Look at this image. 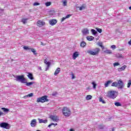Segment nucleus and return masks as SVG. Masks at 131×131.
<instances>
[{
    "instance_id": "b1692460",
    "label": "nucleus",
    "mask_w": 131,
    "mask_h": 131,
    "mask_svg": "<svg viewBox=\"0 0 131 131\" xmlns=\"http://www.w3.org/2000/svg\"><path fill=\"white\" fill-rule=\"evenodd\" d=\"M30 50H31V52L33 53L34 55H37V53H36V51H35V49H34L33 48H31Z\"/></svg>"
},
{
    "instance_id": "37998d69",
    "label": "nucleus",
    "mask_w": 131,
    "mask_h": 131,
    "mask_svg": "<svg viewBox=\"0 0 131 131\" xmlns=\"http://www.w3.org/2000/svg\"><path fill=\"white\" fill-rule=\"evenodd\" d=\"M3 115H5V113H3V112L0 111V117Z\"/></svg>"
},
{
    "instance_id": "5701e85b",
    "label": "nucleus",
    "mask_w": 131,
    "mask_h": 131,
    "mask_svg": "<svg viewBox=\"0 0 131 131\" xmlns=\"http://www.w3.org/2000/svg\"><path fill=\"white\" fill-rule=\"evenodd\" d=\"M2 110H3L4 111V112H6L7 113H8V112H9V111H10V110L8 109L6 107H2Z\"/></svg>"
},
{
    "instance_id": "a211bd4d",
    "label": "nucleus",
    "mask_w": 131,
    "mask_h": 131,
    "mask_svg": "<svg viewBox=\"0 0 131 131\" xmlns=\"http://www.w3.org/2000/svg\"><path fill=\"white\" fill-rule=\"evenodd\" d=\"M28 77L31 79V80H33L34 78H33V75H32V73H28Z\"/></svg>"
},
{
    "instance_id": "0eeeda50",
    "label": "nucleus",
    "mask_w": 131,
    "mask_h": 131,
    "mask_svg": "<svg viewBox=\"0 0 131 131\" xmlns=\"http://www.w3.org/2000/svg\"><path fill=\"white\" fill-rule=\"evenodd\" d=\"M16 79L17 81L20 80L22 83H26V79L24 77V75L16 76Z\"/></svg>"
},
{
    "instance_id": "864d4df0",
    "label": "nucleus",
    "mask_w": 131,
    "mask_h": 131,
    "mask_svg": "<svg viewBox=\"0 0 131 131\" xmlns=\"http://www.w3.org/2000/svg\"><path fill=\"white\" fill-rule=\"evenodd\" d=\"M54 125H55V126L58 125V124H57V123H55V124H54Z\"/></svg>"
},
{
    "instance_id": "4be33fe9",
    "label": "nucleus",
    "mask_w": 131,
    "mask_h": 131,
    "mask_svg": "<svg viewBox=\"0 0 131 131\" xmlns=\"http://www.w3.org/2000/svg\"><path fill=\"white\" fill-rule=\"evenodd\" d=\"M98 46L101 47L102 50H104V49H105V47H104V46H103V43L102 42H98Z\"/></svg>"
},
{
    "instance_id": "9b49d317",
    "label": "nucleus",
    "mask_w": 131,
    "mask_h": 131,
    "mask_svg": "<svg viewBox=\"0 0 131 131\" xmlns=\"http://www.w3.org/2000/svg\"><path fill=\"white\" fill-rule=\"evenodd\" d=\"M36 120L33 119L31 122V126L32 127H35L36 126Z\"/></svg>"
},
{
    "instance_id": "49530a36",
    "label": "nucleus",
    "mask_w": 131,
    "mask_h": 131,
    "mask_svg": "<svg viewBox=\"0 0 131 131\" xmlns=\"http://www.w3.org/2000/svg\"><path fill=\"white\" fill-rule=\"evenodd\" d=\"M66 17H62L61 18V22H63V21H64L65 19H66Z\"/></svg>"
},
{
    "instance_id": "58836bf2",
    "label": "nucleus",
    "mask_w": 131,
    "mask_h": 131,
    "mask_svg": "<svg viewBox=\"0 0 131 131\" xmlns=\"http://www.w3.org/2000/svg\"><path fill=\"white\" fill-rule=\"evenodd\" d=\"M130 85H131V80L128 81V83L127 84V88H130Z\"/></svg>"
},
{
    "instance_id": "423d86ee",
    "label": "nucleus",
    "mask_w": 131,
    "mask_h": 131,
    "mask_svg": "<svg viewBox=\"0 0 131 131\" xmlns=\"http://www.w3.org/2000/svg\"><path fill=\"white\" fill-rule=\"evenodd\" d=\"M0 127L6 129H10L11 128V125L10 124L6 122H3L0 123Z\"/></svg>"
},
{
    "instance_id": "e433bc0d",
    "label": "nucleus",
    "mask_w": 131,
    "mask_h": 131,
    "mask_svg": "<svg viewBox=\"0 0 131 131\" xmlns=\"http://www.w3.org/2000/svg\"><path fill=\"white\" fill-rule=\"evenodd\" d=\"M92 84L93 85V89H96V86H97V84H96V83H95V82H93L92 83Z\"/></svg>"
},
{
    "instance_id": "4c0bfd02",
    "label": "nucleus",
    "mask_w": 131,
    "mask_h": 131,
    "mask_svg": "<svg viewBox=\"0 0 131 131\" xmlns=\"http://www.w3.org/2000/svg\"><path fill=\"white\" fill-rule=\"evenodd\" d=\"M46 7H49V6H51V2H47L45 4Z\"/></svg>"
},
{
    "instance_id": "4468645a",
    "label": "nucleus",
    "mask_w": 131,
    "mask_h": 131,
    "mask_svg": "<svg viewBox=\"0 0 131 131\" xmlns=\"http://www.w3.org/2000/svg\"><path fill=\"white\" fill-rule=\"evenodd\" d=\"M39 121V123H47L48 122V120H43L42 119H38Z\"/></svg>"
},
{
    "instance_id": "c03bdc74",
    "label": "nucleus",
    "mask_w": 131,
    "mask_h": 131,
    "mask_svg": "<svg viewBox=\"0 0 131 131\" xmlns=\"http://www.w3.org/2000/svg\"><path fill=\"white\" fill-rule=\"evenodd\" d=\"M70 17H71V14H68L66 16V18L67 19H68V18H69Z\"/></svg>"
},
{
    "instance_id": "3c124183",
    "label": "nucleus",
    "mask_w": 131,
    "mask_h": 131,
    "mask_svg": "<svg viewBox=\"0 0 131 131\" xmlns=\"http://www.w3.org/2000/svg\"><path fill=\"white\" fill-rule=\"evenodd\" d=\"M41 46H44L43 43L42 42H41Z\"/></svg>"
},
{
    "instance_id": "ddd939ff",
    "label": "nucleus",
    "mask_w": 131,
    "mask_h": 131,
    "mask_svg": "<svg viewBox=\"0 0 131 131\" xmlns=\"http://www.w3.org/2000/svg\"><path fill=\"white\" fill-rule=\"evenodd\" d=\"M78 56H79V54L78 53V52H75L73 55V59L74 60H75V59H76L77 57H78Z\"/></svg>"
},
{
    "instance_id": "bb28decb",
    "label": "nucleus",
    "mask_w": 131,
    "mask_h": 131,
    "mask_svg": "<svg viewBox=\"0 0 131 131\" xmlns=\"http://www.w3.org/2000/svg\"><path fill=\"white\" fill-rule=\"evenodd\" d=\"M26 83L27 86H30V85H32V84H33L34 82H26Z\"/></svg>"
},
{
    "instance_id": "6ab92c4d",
    "label": "nucleus",
    "mask_w": 131,
    "mask_h": 131,
    "mask_svg": "<svg viewBox=\"0 0 131 131\" xmlns=\"http://www.w3.org/2000/svg\"><path fill=\"white\" fill-rule=\"evenodd\" d=\"M44 63L46 64L47 66V68H49L50 66H51V62H48V60L47 59L45 60Z\"/></svg>"
},
{
    "instance_id": "39448f33",
    "label": "nucleus",
    "mask_w": 131,
    "mask_h": 131,
    "mask_svg": "<svg viewBox=\"0 0 131 131\" xmlns=\"http://www.w3.org/2000/svg\"><path fill=\"white\" fill-rule=\"evenodd\" d=\"M37 103H45V102H49L48 96H44L37 99Z\"/></svg>"
},
{
    "instance_id": "cd10ccee",
    "label": "nucleus",
    "mask_w": 131,
    "mask_h": 131,
    "mask_svg": "<svg viewBox=\"0 0 131 131\" xmlns=\"http://www.w3.org/2000/svg\"><path fill=\"white\" fill-rule=\"evenodd\" d=\"M27 20H28V18H23L21 22H23L24 24H26V23H27Z\"/></svg>"
},
{
    "instance_id": "09e8293b",
    "label": "nucleus",
    "mask_w": 131,
    "mask_h": 131,
    "mask_svg": "<svg viewBox=\"0 0 131 131\" xmlns=\"http://www.w3.org/2000/svg\"><path fill=\"white\" fill-rule=\"evenodd\" d=\"M51 126H52V124H49V125H48V127H51Z\"/></svg>"
},
{
    "instance_id": "1a4fd4ad",
    "label": "nucleus",
    "mask_w": 131,
    "mask_h": 131,
    "mask_svg": "<svg viewBox=\"0 0 131 131\" xmlns=\"http://www.w3.org/2000/svg\"><path fill=\"white\" fill-rule=\"evenodd\" d=\"M50 118L53 120V121H55L56 122L59 121V118L57 116L51 115Z\"/></svg>"
},
{
    "instance_id": "8fccbe9b",
    "label": "nucleus",
    "mask_w": 131,
    "mask_h": 131,
    "mask_svg": "<svg viewBox=\"0 0 131 131\" xmlns=\"http://www.w3.org/2000/svg\"><path fill=\"white\" fill-rule=\"evenodd\" d=\"M51 124V125H55V123H52Z\"/></svg>"
},
{
    "instance_id": "6e6d98bb",
    "label": "nucleus",
    "mask_w": 131,
    "mask_h": 131,
    "mask_svg": "<svg viewBox=\"0 0 131 131\" xmlns=\"http://www.w3.org/2000/svg\"><path fill=\"white\" fill-rule=\"evenodd\" d=\"M129 10H131V7H129Z\"/></svg>"
},
{
    "instance_id": "473e14b6",
    "label": "nucleus",
    "mask_w": 131,
    "mask_h": 131,
    "mask_svg": "<svg viewBox=\"0 0 131 131\" xmlns=\"http://www.w3.org/2000/svg\"><path fill=\"white\" fill-rule=\"evenodd\" d=\"M96 29L97 30V31H98V32H99V33H102V29L96 28Z\"/></svg>"
},
{
    "instance_id": "4d7b16f0",
    "label": "nucleus",
    "mask_w": 131,
    "mask_h": 131,
    "mask_svg": "<svg viewBox=\"0 0 131 131\" xmlns=\"http://www.w3.org/2000/svg\"><path fill=\"white\" fill-rule=\"evenodd\" d=\"M39 69L40 70H41V67H40Z\"/></svg>"
},
{
    "instance_id": "f704fd0d",
    "label": "nucleus",
    "mask_w": 131,
    "mask_h": 131,
    "mask_svg": "<svg viewBox=\"0 0 131 131\" xmlns=\"http://www.w3.org/2000/svg\"><path fill=\"white\" fill-rule=\"evenodd\" d=\"M115 106H117V107H119V106H121V104H120V102H115Z\"/></svg>"
},
{
    "instance_id": "c85d7f7f",
    "label": "nucleus",
    "mask_w": 131,
    "mask_h": 131,
    "mask_svg": "<svg viewBox=\"0 0 131 131\" xmlns=\"http://www.w3.org/2000/svg\"><path fill=\"white\" fill-rule=\"evenodd\" d=\"M93 96L92 95H87L86 96V100H92Z\"/></svg>"
},
{
    "instance_id": "2f4dec72",
    "label": "nucleus",
    "mask_w": 131,
    "mask_h": 131,
    "mask_svg": "<svg viewBox=\"0 0 131 131\" xmlns=\"http://www.w3.org/2000/svg\"><path fill=\"white\" fill-rule=\"evenodd\" d=\"M99 102H101L102 104H105V101L103 100V98L102 97L99 98Z\"/></svg>"
},
{
    "instance_id": "de8ad7c7",
    "label": "nucleus",
    "mask_w": 131,
    "mask_h": 131,
    "mask_svg": "<svg viewBox=\"0 0 131 131\" xmlns=\"http://www.w3.org/2000/svg\"><path fill=\"white\" fill-rule=\"evenodd\" d=\"M128 45H131V40L128 41Z\"/></svg>"
},
{
    "instance_id": "c9c22d12",
    "label": "nucleus",
    "mask_w": 131,
    "mask_h": 131,
    "mask_svg": "<svg viewBox=\"0 0 131 131\" xmlns=\"http://www.w3.org/2000/svg\"><path fill=\"white\" fill-rule=\"evenodd\" d=\"M33 96V94L30 93V94L27 95L26 96L27 98H30V97H32Z\"/></svg>"
},
{
    "instance_id": "7c9ffc66",
    "label": "nucleus",
    "mask_w": 131,
    "mask_h": 131,
    "mask_svg": "<svg viewBox=\"0 0 131 131\" xmlns=\"http://www.w3.org/2000/svg\"><path fill=\"white\" fill-rule=\"evenodd\" d=\"M23 49H24V50H26V51L28 50V51H30L31 49L30 48L27 47V46H24L23 47Z\"/></svg>"
},
{
    "instance_id": "2eb2a0df",
    "label": "nucleus",
    "mask_w": 131,
    "mask_h": 131,
    "mask_svg": "<svg viewBox=\"0 0 131 131\" xmlns=\"http://www.w3.org/2000/svg\"><path fill=\"white\" fill-rule=\"evenodd\" d=\"M126 65H124L123 66H122L121 68H119L118 69V71L120 72V71H124V70H125V69L126 68Z\"/></svg>"
},
{
    "instance_id": "412c9836",
    "label": "nucleus",
    "mask_w": 131,
    "mask_h": 131,
    "mask_svg": "<svg viewBox=\"0 0 131 131\" xmlns=\"http://www.w3.org/2000/svg\"><path fill=\"white\" fill-rule=\"evenodd\" d=\"M104 53H105L106 54H112V51H111V50H108V49H107V50H106L105 51H104Z\"/></svg>"
},
{
    "instance_id": "aec40b11",
    "label": "nucleus",
    "mask_w": 131,
    "mask_h": 131,
    "mask_svg": "<svg viewBox=\"0 0 131 131\" xmlns=\"http://www.w3.org/2000/svg\"><path fill=\"white\" fill-rule=\"evenodd\" d=\"M86 46V43L84 41H82L80 43V47L81 48H84Z\"/></svg>"
},
{
    "instance_id": "f03ea898",
    "label": "nucleus",
    "mask_w": 131,
    "mask_h": 131,
    "mask_svg": "<svg viewBox=\"0 0 131 131\" xmlns=\"http://www.w3.org/2000/svg\"><path fill=\"white\" fill-rule=\"evenodd\" d=\"M62 114L64 116L69 117L71 115V111L67 107H63L62 108Z\"/></svg>"
},
{
    "instance_id": "5fc2aeb1",
    "label": "nucleus",
    "mask_w": 131,
    "mask_h": 131,
    "mask_svg": "<svg viewBox=\"0 0 131 131\" xmlns=\"http://www.w3.org/2000/svg\"><path fill=\"white\" fill-rule=\"evenodd\" d=\"M115 129V128H113V129H112V130L113 131H114V130Z\"/></svg>"
},
{
    "instance_id": "f3484780",
    "label": "nucleus",
    "mask_w": 131,
    "mask_h": 131,
    "mask_svg": "<svg viewBox=\"0 0 131 131\" xmlns=\"http://www.w3.org/2000/svg\"><path fill=\"white\" fill-rule=\"evenodd\" d=\"M112 83V81L111 80H108L107 82H106L104 83V85H105V88H108V86H109V84H110V83Z\"/></svg>"
},
{
    "instance_id": "f8f14e48",
    "label": "nucleus",
    "mask_w": 131,
    "mask_h": 131,
    "mask_svg": "<svg viewBox=\"0 0 131 131\" xmlns=\"http://www.w3.org/2000/svg\"><path fill=\"white\" fill-rule=\"evenodd\" d=\"M82 33L83 34L85 35V34H89V33H90V31H89V29L85 28L82 30Z\"/></svg>"
},
{
    "instance_id": "72a5a7b5",
    "label": "nucleus",
    "mask_w": 131,
    "mask_h": 131,
    "mask_svg": "<svg viewBox=\"0 0 131 131\" xmlns=\"http://www.w3.org/2000/svg\"><path fill=\"white\" fill-rule=\"evenodd\" d=\"M91 32L94 35H95V34H97V31H96V30H95L94 29H92Z\"/></svg>"
},
{
    "instance_id": "dca6fc26",
    "label": "nucleus",
    "mask_w": 131,
    "mask_h": 131,
    "mask_svg": "<svg viewBox=\"0 0 131 131\" xmlns=\"http://www.w3.org/2000/svg\"><path fill=\"white\" fill-rule=\"evenodd\" d=\"M60 71H61V69L60 68H57L54 72V75H58L60 73Z\"/></svg>"
},
{
    "instance_id": "a19ab883",
    "label": "nucleus",
    "mask_w": 131,
    "mask_h": 131,
    "mask_svg": "<svg viewBox=\"0 0 131 131\" xmlns=\"http://www.w3.org/2000/svg\"><path fill=\"white\" fill-rule=\"evenodd\" d=\"M40 4L37 2H35L33 4V6H39Z\"/></svg>"
},
{
    "instance_id": "7ed1b4c3",
    "label": "nucleus",
    "mask_w": 131,
    "mask_h": 131,
    "mask_svg": "<svg viewBox=\"0 0 131 131\" xmlns=\"http://www.w3.org/2000/svg\"><path fill=\"white\" fill-rule=\"evenodd\" d=\"M117 94V92L115 91H110L107 92V96L111 99H116L117 95H116Z\"/></svg>"
},
{
    "instance_id": "393cba45",
    "label": "nucleus",
    "mask_w": 131,
    "mask_h": 131,
    "mask_svg": "<svg viewBox=\"0 0 131 131\" xmlns=\"http://www.w3.org/2000/svg\"><path fill=\"white\" fill-rule=\"evenodd\" d=\"M80 11H82V10H84L85 9V5H83L81 7H79Z\"/></svg>"
},
{
    "instance_id": "20e7f679",
    "label": "nucleus",
    "mask_w": 131,
    "mask_h": 131,
    "mask_svg": "<svg viewBox=\"0 0 131 131\" xmlns=\"http://www.w3.org/2000/svg\"><path fill=\"white\" fill-rule=\"evenodd\" d=\"M100 51L101 49L99 48H95L93 51L89 50L88 53L90 54V55H92V56H97V55H99Z\"/></svg>"
},
{
    "instance_id": "6e6552de",
    "label": "nucleus",
    "mask_w": 131,
    "mask_h": 131,
    "mask_svg": "<svg viewBox=\"0 0 131 131\" xmlns=\"http://www.w3.org/2000/svg\"><path fill=\"white\" fill-rule=\"evenodd\" d=\"M36 24L37 26H38V27H42V26L46 25V23L41 20H38Z\"/></svg>"
},
{
    "instance_id": "ea45409f",
    "label": "nucleus",
    "mask_w": 131,
    "mask_h": 131,
    "mask_svg": "<svg viewBox=\"0 0 131 131\" xmlns=\"http://www.w3.org/2000/svg\"><path fill=\"white\" fill-rule=\"evenodd\" d=\"M119 65V63L118 62H115L114 63V67H115L116 66H118Z\"/></svg>"
},
{
    "instance_id": "9d476101",
    "label": "nucleus",
    "mask_w": 131,
    "mask_h": 131,
    "mask_svg": "<svg viewBox=\"0 0 131 131\" xmlns=\"http://www.w3.org/2000/svg\"><path fill=\"white\" fill-rule=\"evenodd\" d=\"M57 19H52L49 20V24L51 25V26H54V25H56L57 24Z\"/></svg>"
},
{
    "instance_id": "a878e982",
    "label": "nucleus",
    "mask_w": 131,
    "mask_h": 131,
    "mask_svg": "<svg viewBox=\"0 0 131 131\" xmlns=\"http://www.w3.org/2000/svg\"><path fill=\"white\" fill-rule=\"evenodd\" d=\"M88 40H89L90 41H91V40H93V39H94V37L93 36H88L86 37Z\"/></svg>"
},
{
    "instance_id": "603ef678",
    "label": "nucleus",
    "mask_w": 131,
    "mask_h": 131,
    "mask_svg": "<svg viewBox=\"0 0 131 131\" xmlns=\"http://www.w3.org/2000/svg\"><path fill=\"white\" fill-rule=\"evenodd\" d=\"M70 131H74V130L73 129H71Z\"/></svg>"
},
{
    "instance_id": "13d9d810",
    "label": "nucleus",
    "mask_w": 131,
    "mask_h": 131,
    "mask_svg": "<svg viewBox=\"0 0 131 131\" xmlns=\"http://www.w3.org/2000/svg\"><path fill=\"white\" fill-rule=\"evenodd\" d=\"M36 131H40V130H37Z\"/></svg>"
},
{
    "instance_id": "79ce46f5",
    "label": "nucleus",
    "mask_w": 131,
    "mask_h": 131,
    "mask_svg": "<svg viewBox=\"0 0 131 131\" xmlns=\"http://www.w3.org/2000/svg\"><path fill=\"white\" fill-rule=\"evenodd\" d=\"M72 79H74V78H76V77L74 76V74L72 73Z\"/></svg>"
},
{
    "instance_id": "f257e3e1",
    "label": "nucleus",
    "mask_w": 131,
    "mask_h": 131,
    "mask_svg": "<svg viewBox=\"0 0 131 131\" xmlns=\"http://www.w3.org/2000/svg\"><path fill=\"white\" fill-rule=\"evenodd\" d=\"M112 86H115L118 88V89H120L121 90L124 88V83L121 80H119L117 82H114L112 84Z\"/></svg>"
},
{
    "instance_id": "a18cd8bd",
    "label": "nucleus",
    "mask_w": 131,
    "mask_h": 131,
    "mask_svg": "<svg viewBox=\"0 0 131 131\" xmlns=\"http://www.w3.org/2000/svg\"><path fill=\"white\" fill-rule=\"evenodd\" d=\"M111 49H116V46L115 45H113L111 46Z\"/></svg>"
},
{
    "instance_id": "c756f323",
    "label": "nucleus",
    "mask_w": 131,
    "mask_h": 131,
    "mask_svg": "<svg viewBox=\"0 0 131 131\" xmlns=\"http://www.w3.org/2000/svg\"><path fill=\"white\" fill-rule=\"evenodd\" d=\"M62 3L64 7H66V6H67V0H64L63 1H62Z\"/></svg>"
}]
</instances>
